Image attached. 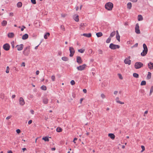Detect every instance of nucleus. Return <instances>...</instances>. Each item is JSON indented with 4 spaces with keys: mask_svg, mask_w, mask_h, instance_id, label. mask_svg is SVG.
<instances>
[{
    "mask_svg": "<svg viewBox=\"0 0 153 153\" xmlns=\"http://www.w3.org/2000/svg\"><path fill=\"white\" fill-rule=\"evenodd\" d=\"M118 76L119 78L120 79H123V77L121 74H118Z\"/></svg>",
    "mask_w": 153,
    "mask_h": 153,
    "instance_id": "49530a36",
    "label": "nucleus"
},
{
    "mask_svg": "<svg viewBox=\"0 0 153 153\" xmlns=\"http://www.w3.org/2000/svg\"><path fill=\"white\" fill-rule=\"evenodd\" d=\"M101 86L102 87H105V85L104 84V83H103L102 82L101 83Z\"/></svg>",
    "mask_w": 153,
    "mask_h": 153,
    "instance_id": "0e129e2a",
    "label": "nucleus"
},
{
    "mask_svg": "<svg viewBox=\"0 0 153 153\" xmlns=\"http://www.w3.org/2000/svg\"><path fill=\"white\" fill-rule=\"evenodd\" d=\"M11 44H12V46L13 48H14V42H11Z\"/></svg>",
    "mask_w": 153,
    "mask_h": 153,
    "instance_id": "5fc2aeb1",
    "label": "nucleus"
},
{
    "mask_svg": "<svg viewBox=\"0 0 153 153\" xmlns=\"http://www.w3.org/2000/svg\"><path fill=\"white\" fill-rule=\"evenodd\" d=\"M77 140V138H75L74 139V140L73 141V142L74 143H76V142L75 141V140Z\"/></svg>",
    "mask_w": 153,
    "mask_h": 153,
    "instance_id": "e2e57ef3",
    "label": "nucleus"
},
{
    "mask_svg": "<svg viewBox=\"0 0 153 153\" xmlns=\"http://www.w3.org/2000/svg\"><path fill=\"white\" fill-rule=\"evenodd\" d=\"M135 32L137 34H139L140 33V27L139 24L137 23L136 24L135 28Z\"/></svg>",
    "mask_w": 153,
    "mask_h": 153,
    "instance_id": "6e6552de",
    "label": "nucleus"
},
{
    "mask_svg": "<svg viewBox=\"0 0 153 153\" xmlns=\"http://www.w3.org/2000/svg\"><path fill=\"white\" fill-rule=\"evenodd\" d=\"M133 76L136 78H138L139 77V75L136 73H134L133 74Z\"/></svg>",
    "mask_w": 153,
    "mask_h": 153,
    "instance_id": "f704fd0d",
    "label": "nucleus"
},
{
    "mask_svg": "<svg viewBox=\"0 0 153 153\" xmlns=\"http://www.w3.org/2000/svg\"><path fill=\"white\" fill-rule=\"evenodd\" d=\"M81 35L83 36L87 37L89 38L91 37V34L90 33H83L82 34H81Z\"/></svg>",
    "mask_w": 153,
    "mask_h": 153,
    "instance_id": "f3484780",
    "label": "nucleus"
},
{
    "mask_svg": "<svg viewBox=\"0 0 153 153\" xmlns=\"http://www.w3.org/2000/svg\"><path fill=\"white\" fill-rule=\"evenodd\" d=\"M56 131L58 132H60L62 131V129L59 127H58L56 129Z\"/></svg>",
    "mask_w": 153,
    "mask_h": 153,
    "instance_id": "72a5a7b5",
    "label": "nucleus"
},
{
    "mask_svg": "<svg viewBox=\"0 0 153 153\" xmlns=\"http://www.w3.org/2000/svg\"><path fill=\"white\" fill-rule=\"evenodd\" d=\"M100 96L102 99H104L105 98V95L102 93L101 94Z\"/></svg>",
    "mask_w": 153,
    "mask_h": 153,
    "instance_id": "ea45409f",
    "label": "nucleus"
},
{
    "mask_svg": "<svg viewBox=\"0 0 153 153\" xmlns=\"http://www.w3.org/2000/svg\"><path fill=\"white\" fill-rule=\"evenodd\" d=\"M48 99L47 98H44L43 99V102L45 104H47L48 103Z\"/></svg>",
    "mask_w": 153,
    "mask_h": 153,
    "instance_id": "4be33fe9",
    "label": "nucleus"
},
{
    "mask_svg": "<svg viewBox=\"0 0 153 153\" xmlns=\"http://www.w3.org/2000/svg\"><path fill=\"white\" fill-rule=\"evenodd\" d=\"M143 52L141 53V55L142 56H145L147 53L148 52V48L146 45L145 44L143 45Z\"/></svg>",
    "mask_w": 153,
    "mask_h": 153,
    "instance_id": "f03ea898",
    "label": "nucleus"
},
{
    "mask_svg": "<svg viewBox=\"0 0 153 153\" xmlns=\"http://www.w3.org/2000/svg\"><path fill=\"white\" fill-rule=\"evenodd\" d=\"M22 4L20 2H18L17 3V6L18 7H21L22 6Z\"/></svg>",
    "mask_w": 153,
    "mask_h": 153,
    "instance_id": "2f4dec72",
    "label": "nucleus"
},
{
    "mask_svg": "<svg viewBox=\"0 0 153 153\" xmlns=\"http://www.w3.org/2000/svg\"><path fill=\"white\" fill-rule=\"evenodd\" d=\"M31 1L33 4H35L36 3V0H31Z\"/></svg>",
    "mask_w": 153,
    "mask_h": 153,
    "instance_id": "8fccbe9b",
    "label": "nucleus"
},
{
    "mask_svg": "<svg viewBox=\"0 0 153 153\" xmlns=\"http://www.w3.org/2000/svg\"><path fill=\"white\" fill-rule=\"evenodd\" d=\"M61 16L62 17L64 18L66 16V14H61Z\"/></svg>",
    "mask_w": 153,
    "mask_h": 153,
    "instance_id": "864d4df0",
    "label": "nucleus"
},
{
    "mask_svg": "<svg viewBox=\"0 0 153 153\" xmlns=\"http://www.w3.org/2000/svg\"><path fill=\"white\" fill-rule=\"evenodd\" d=\"M116 34L115 31H113V32H112L110 35V36H109V37H111V38L113 36H114L115 34Z\"/></svg>",
    "mask_w": 153,
    "mask_h": 153,
    "instance_id": "393cba45",
    "label": "nucleus"
},
{
    "mask_svg": "<svg viewBox=\"0 0 153 153\" xmlns=\"http://www.w3.org/2000/svg\"><path fill=\"white\" fill-rule=\"evenodd\" d=\"M86 24H84V23H81L80 25V28L81 29H83L85 27L86 25Z\"/></svg>",
    "mask_w": 153,
    "mask_h": 153,
    "instance_id": "4468645a",
    "label": "nucleus"
},
{
    "mask_svg": "<svg viewBox=\"0 0 153 153\" xmlns=\"http://www.w3.org/2000/svg\"><path fill=\"white\" fill-rule=\"evenodd\" d=\"M50 35L49 33H47L44 36V38L45 39H47L48 38V37Z\"/></svg>",
    "mask_w": 153,
    "mask_h": 153,
    "instance_id": "a878e982",
    "label": "nucleus"
},
{
    "mask_svg": "<svg viewBox=\"0 0 153 153\" xmlns=\"http://www.w3.org/2000/svg\"><path fill=\"white\" fill-rule=\"evenodd\" d=\"M12 116H11V115H10V116H8V117H7L6 118V119L7 120H8L9 119H10V118H11L12 117Z\"/></svg>",
    "mask_w": 153,
    "mask_h": 153,
    "instance_id": "603ef678",
    "label": "nucleus"
},
{
    "mask_svg": "<svg viewBox=\"0 0 153 153\" xmlns=\"http://www.w3.org/2000/svg\"><path fill=\"white\" fill-rule=\"evenodd\" d=\"M143 19V16L141 15H139L138 16V20L139 21H141Z\"/></svg>",
    "mask_w": 153,
    "mask_h": 153,
    "instance_id": "b1692460",
    "label": "nucleus"
},
{
    "mask_svg": "<svg viewBox=\"0 0 153 153\" xmlns=\"http://www.w3.org/2000/svg\"><path fill=\"white\" fill-rule=\"evenodd\" d=\"M10 70V68L9 66L7 67L6 68V72L7 73H8L9 72Z\"/></svg>",
    "mask_w": 153,
    "mask_h": 153,
    "instance_id": "37998d69",
    "label": "nucleus"
},
{
    "mask_svg": "<svg viewBox=\"0 0 153 153\" xmlns=\"http://www.w3.org/2000/svg\"><path fill=\"white\" fill-rule=\"evenodd\" d=\"M86 67V65L85 64H84L82 65L78 66L76 68L78 71H82L84 70L85 68Z\"/></svg>",
    "mask_w": 153,
    "mask_h": 153,
    "instance_id": "0eeeda50",
    "label": "nucleus"
},
{
    "mask_svg": "<svg viewBox=\"0 0 153 153\" xmlns=\"http://www.w3.org/2000/svg\"><path fill=\"white\" fill-rule=\"evenodd\" d=\"M141 148L142 149V150L141 151V152H142L143 151H144L145 150V147L143 146H141Z\"/></svg>",
    "mask_w": 153,
    "mask_h": 153,
    "instance_id": "de8ad7c7",
    "label": "nucleus"
},
{
    "mask_svg": "<svg viewBox=\"0 0 153 153\" xmlns=\"http://www.w3.org/2000/svg\"><path fill=\"white\" fill-rule=\"evenodd\" d=\"M119 100V98L118 97H117L115 99V100L117 102L121 104H124V102L120 101Z\"/></svg>",
    "mask_w": 153,
    "mask_h": 153,
    "instance_id": "a211bd4d",
    "label": "nucleus"
},
{
    "mask_svg": "<svg viewBox=\"0 0 153 153\" xmlns=\"http://www.w3.org/2000/svg\"><path fill=\"white\" fill-rule=\"evenodd\" d=\"M113 7V4L110 2H108L106 3L105 6V9L109 11L112 10Z\"/></svg>",
    "mask_w": 153,
    "mask_h": 153,
    "instance_id": "f257e3e1",
    "label": "nucleus"
},
{
    "mask_svg": "<svg viewBox=\"0 0 153 153\" xmlns=\"http://www.w3.org/2000/svg\"><path fill=\"white\" fill-rule=\"evenodd\" d=\"M73 19L76 22H78L79 21V16L76 15H75L73 16Z\"/></svg>",
    "mask_w": 153,
    "mask_h": 153,
    "instance_id": "2eb2a0df",
    "label": "nucleus"
},
{
    "mask_svg": "<svg viewBox=\"0 0 153 153\" xmlns=\"http://www.w3.org/2000/svg\"><path fill=\"white\" fill-rule=\"evenodd\" d=\"M28 37V35L27 34H25L22 36V39L23 40H25L27 39Z\"/></svg>",
    "mask_w": 153,
    "mask_h": 153,
    "instance_id": "aec40b11",
    "label": "nucleus"
},
{
    "mask_svg": "<svg viewBox=\"0 0 153 153\" xmlns=\"http://www.w3.org/2000/svg\"><path fill=\"white\" fill-rule=\"evenodd\" d=\"M30 46H28L25 47L23 51V54L25 56H28L30 53Z\"/></svg>",
    "mask_w": 153,
    "mask_h": 153,
    "instance_id": "7ed1b4c3",
    "label": "nucleus"
},
{
    "mask_svg": "<svg viewBox=\"0 0 153 153\" xmlns=\"http://www.w3.org/2000/svg\"><path fill=\"white\" fill-rule=\"evenodd\" d=\"M118 93V91H115L114 92V94L116 95Z\"/></svg>",
    "mask_w": 153,
    "mask_h": 153,
    "instance_id": "69168bd1",
    "label": "nucleus"
},
{
    "mask_svg": "<svg viewBox=\"0 0 153 153\" xmlns=\"http://www.w3.org/2000/svg\"><path fill=\"white\" fill-rule=\"evenodd\" d=\"M9 16H13V13L11 12L9 13Z\"/></svg>",
    "mask_w": 153,
    "mask_h": 153,
    "instance_id": "bf43d9fd",
    "label": "nucleus"
},
{
    "mask_svg": "<svg viewBox=\"0 0 153 153\" xmlns=\"http://www.w3.org/2000/svg\"><path fill=\"white\" fill-rule=\"evenodd\" d=\"M30 111V113L32 114H34V111L33 110H31Z\"/></svg>",
    "mask_w": 153,
    "mask_h": 153,
    "instance_id": "052dcab7",
    "label": "nucleus"
},
{
    "mask_svg": "<svg viewBox=\"0 0 153 153\" xmlns=\"http://www.w3.org/2000/svg\"><path fill=\"white\" fill-rule=\"evenodd\" d=\"M85 51V50L84 49H79L78 50V51L80 53H83Z\"/></svg>",
    "mask_w": 153,
    "mask_h": 153,
    "instance_id": "e433bc0d",
    "label": "nucleus"
},
{
    "mask_svg": "<svg viewBox=\"0 0 153 153\" xmlns=\"http://www.w3.org/2000/svg\"><path fill=\"white\" fill-rule=\"evenodd\" d=\"M146 82L145 81H142L140 83L141 85H145L146 84Z\"/></svg>",
    "mask_w": 153,
    "mask_h": 153,
    "instance_id": "58836bf2",
    "label": "nucleus"
},
{
    "mask_svg": "<svg viewBox=\"0 0 153 153\" xmlns=\"http://www.w3.org/2000/svg\"><path fill=\"white\" fill-rule=\"evenodd\" d=\"M108 136L112 140H114L115 138V135L114 134L112 133L108 134Z\"/></svg>",
    "mask_w": 153,
    "mask_h": 153,
    "instance_id": "6ab92c4d",
    "label": "nucleus"
},
{
    "mask_svg": "<svg viewBox=\"0 0 153 153\" xmlns=\"http://www.w3.org/2000/svg\"><path fill=\"white\" fill-rule=\"evenodd\" d=\"M148 66L149 68L150 69H153V63L150 62L148 64Z\"/></svg>",
    "mask_w": 153,
    "mask_h": 153,
    "instance_id": "dca6fc26",
    "label": "nucleus"
},
{
    "mask_svg": "<svg viewBox=\"0 0 153 153\" xmlns=\"http://www.w3.org/2000/svg\"><path fill=\"white\" fill-rule=\"evenodd\" d=\"M51 79L53 81H54L55 79V76L54 75H52L51 76Z\"/></svg>",
    "mask_w": 153,
    "mask_h": 153,
    "instance_id": "c03bdc74",
    "label": "nucleus"
},
{
    "mask_svg": "<svg viewBox=\"0 0 153 153\" xmlns=\"http://www.w3.org/2000/svg\"><path fill=\"white\" fill-rule=\"evenodd\" d=\"M96 35L98 37H101L102 36V34L101 32H98L96 33Z\"/></svg>",
    "mask_w": 153,
    "mask_h": 153,
    "instance_id": "bb28decb",
    "label": "nucleus"
},
{
    "mask_svg": "<svg viewBox=\"0 0 153 153\" xmlns=\"http://www.w3.org/2000/svg\"><path fill=\"white\" fill-rule=\"evenodd\" d=\"M3 48L4 50L7 51L9 50L10 46L9 44L6 43L4 45Z\"/></svg>",
    "mask_w": 153,
    "mask_h": 153,
    "instance_id": "9b49d317",
    "label": "nucleus"
},
{
    "mask_svg": "<svg viewBox=\"0 0 153 153\" xmlns=\"http://www.w3.org/2000/svg\"><path fill=\"white\" fill-rule=\"evenodd\" d=\"M133 2H136L138 0H129Z\"/></svg>",
    "mask_w": 153,
    "mask_h": 153,
    "instance_id": "680f3d73",
    "label": "nucleus"
},
{
    "mask_svg": "<svg viewBox=\"0 0 153 153\" xmlns=\"http://www.w3.org/2000/svg\"><path fill=\"white\" fill-rule=\"evenodd\" d=\"M134 66L136 69H137L143 67V64L140 62H136L135 63Z\"/></svg>",
    "mask_w": 153,
    "mask_h": 153,
    "instance_id": "20e7f679",
    "label": "nucleus"
},
{
    "mask_svg": "<svg viewBox=\"0 0 153 153\" xmlns=\"http://www.w3.org/2000/svg\"><path fill=\"white\" fill-rule=\"evenodd\" d=\"M130 56H128V57L126 58L124 60V63L128 65H130L131 63V61L130 60Z\"/></svg>",
    "mask_w": 153,
    "mask_h": 153,
    "instance_id": "423d86ee",
    "label": "nucleus"
},
{
    "mask_svg": "<svg viewBox=\"0 0 153 153\" xmlns=\"http://www.w3.org/2000/svg\"><path fill=\"white\" fill-rule=\"evenodd\" d=\"M71 84L72 85H74L75 84V82L74 80H72L71 81Z\"/></svg>",
    "mask_w": 153,
    "mask_h": 153,
    "instance_id": "09e8293b",
    "label": "nucleus"
},
{
    "mask_svg": "<svg viewBox=\"0 0 153 153\" xmlns=\"http://www.w3.org/2000/svg\"><path fill=\"white\" fill-rule=\"evenodd\" d=\"M7 24V22L5 20H4L1 22V25L2 26H5Z\"/></svg>",
    "mask_w": 153,
    "mask_h": 153,
    "instance_id": "c756f323",
    "label": "nucleus"
},
{
    "mask_svg": "<svg viewBox=\"0 0 153 153\" xmlns=\"http://www.w3.org/2000/svg\"><path fill=\"white\" fill-rule=\"evenodd\" d=\"M153 91V86H152L150 92V95H151Z\"/></svg>",
    "mask_w": 153,
    "mask_h": 153,
    "instance_id": "a18cd8bd",
    "label": "nucleus"
},
{
    "mask_svg": "<svg viewBox=\"0 0 153 153\" xmlns=\"http://www.w3.org/2000/svg\"><path fill=\"white\" fill-rule=\"evenodd\" d=\"M16 47L17 48L18 51H21L24 47V45L23 44L17 45L16 46Z\"/></svg>",
    "mask_w": 153,
    "mask_h": 153,
    "instance_id": "f8f14e48",
    "label": "nucleus"
},
{
    "mask_svg": "<svg viewBox=\"0 0 153 153\" xmlns=\"http://www.w3.org/2000/svg\"><path fill=\"white\" fill-rule=\"evenodd\" d=\"M14 36V34L13 33H9L8 34V36L9 38H13Z\"/></svg>",
    "mask_w": 153,
    "mask_h": 153,
    "instance_id": "412c9836",
    "label": "nucleus"
},
{
    "mask_svg": "<svg viewBox=\"0 0 153 153\" xmlns=\"http://www.w3.org/2000/svg\"><path fill=\"white\" fill-rule=\"evenodd\" d=\"M42 139L45 141H49V139L48 137H43Z\"/></svg>",
    "mask_w": 153,
    "mask_h": 153,
    "instance_id": "473e14b6",
    "label": "nucleus"
},
{
    "mask_svg": "<svg viewBox=\"0 0 153 153\" xmlns=\"http://www.w3.org/2000/svg\"><path fill=\"white\" fill-rule=\"evenodd\" d=\"M16 132L17 133L19 134L20 132L21 131L20 129H17L16 130Z\"/></svg>",
    "mask_w": 153,
    "mask_h": 153,
    "instance_id": "13d9d810",
    "label": "nucleus"
},
{
    "mask_svg": "<svg viewBox=\"0 0 153 153\" xmlns=\"http://www.w3.org/2000/svg\"><path fill=\"white\" fill-rule=\"evenodd\" d=\"M116 38L120 42V35H118L116 36Z\"/></svg>",
    "mask_w": 153,
    "mask_h": 153,
    "instance_id": "79ce46f5",
    "label": "nucleus"
},
{
    "mask_svg": "<svg viewBox=\"0 0 153 153\" xmlns=\"http://www.w3.org/2000/svg\"><path fill=\"white\" fill-rule=\"evenodd\" d=\"M32 122V120H29L28 122V123L29 125Z\"/></svg>",
    "mask_w": 153,
    "mask_h": 153,
    "instance_id": "6e6d98bb",
    "label": "nucleus"
},
{
    "mask_svg": "<svg viewBox=\"0 0 153 153\" xmlns=\"http://www.w3.org/2000/svg\"><path fill=\"white\" fill-rule=\"evenodd\" d=\"M76 62L79 64H81L82 61L81 57L79 56H77L76 58Z\"/></svg>",
    "mask_w": 153,
    "mask_h": 153,
    "instance_id": "ddd939ff",
    "label": "nucleus"
},
{
    "mask_svg": "<svg viewBox=\"0 0 153 153\" xmlns=\"http://www.w3.org/2000/svg\"><path fill=\"white\" fill-rule=\"evenodd\" d=\"M25 63L24 62H22L21 65V66L25 67Z\"/></svg>",
    "mask_w": 153,
    "mask_h": 153,
    "instance_id": "4d7b16f0",
    "label": "nucleus"
},
{
    "mask_svg": "<svg viewBox=\"0 0 153 153\" xmlns=\"http://www.w3.org/2000/svg\"><path fill=\"white\" fill-rule=\"evenodd\" d=\"M151 77V73L150 72H148L147 76V79H150Z\"/></svg>",
    "mask_w": 153,
    "mask_h": 153,
    "instance_id": "c85d7f7f",
    "label": "nucleus"
},
{
    "mask_svg": "<svg viewBox=\"0 0 153 153\" xmlns=\"http://www.w3.org/2000/svg\"><path fill=\"white\" fill-rule=\"evenodd\" d=\"M132 6V4L131 2H128L127 4V7L128 9H130Z\"/></svg>",
    "mask_w": 153,
    "mask_h": 153,
    "instance_id": "5701e85b",
    "label": "nucleus"
},
{
    "mask_svg": "<svg viewBox=\"0 0 153 153\" xmlns=\"http://www.w3.org/2000/svg\"><path fill=\"white\" fill-rule=\"evenodd\" d=\"M83 91L84 93H86L87 92V90L86 89H84L83 90Z\"/></svg>",
    "mask_w": 153,
    "mask_h": 153,
    "instance_id": "774afa93",
    "label": "nucleus"
},
{
    "mask_svg": "<svg viewBox=\"0 0 153 153\" xmlns=\"http://www.w3.org/2000/svg\"><path fill=\"white\" fill-rule=\"evenodd\" d=\"M39 23V22L38 21H36L34 22V24L36 27H38L40 26L39 24H38Z\"/></svg>",
    "mask_w": 153,
    "mask_h": 153,
    "instance_id": "7c9ffc66",
    "label": "nucleus"
},
{
    "mask_svg": "<svg viewBox=\"0 0 153 153\" xmlns=\"http://www.w3.org/2000/svg\"><path fill=\"white\" fill-rule=\"evenodd\" d=\"M62 60L65 61H68V58L65 56H63L62 57Z\"/></svg>",
    "mask_w": 153,
    "mask_h": 153,
    "instance_id": "cd10ccee",
    "label": "nucleus"
},
{
    "mask_svg": "<svg viewBox=\"0 0 153 153\" xmlns=\"http://www.w3.org/2000/svg\"><path fill=\"white\" fill-rule=\"evenodd\" d=\"M83 98H81L80 99V103L81 104H82V101L83 100Z\"/></svg>",
    "mask_w": 153,
    "mask_h": 153,
    "instance_id": "338daca9",
    "label": "nucleus"
},
{
    "mask_svg": "<svg viewBox=\"0 0 153 153\" xmlns=\"http://www.w3.org/2000/svg\"><path fill=\"white\" fill-rule=\"evenodd\" d=\"M41 88L43 90H46L47 88L46 86L45 85H42L41 87Z\"/></svg>",
    "mask_w": 153,
    "mask_h": 153,
    "instance_id": "4c0bfd02",
    "label": "nucleus"
},
{
    "mask_svg": "<svg viewBox=\"0 0 153 153\" xmlns=\"http://www.w3.org/2000/svg\"><path fill=\"white\" fill-rule=\"evenodd\" d=\"M69 50L70 52L69 56L70 57H72L75 52L74 49L73 47H69Z\"/></svg>",
    "mask_w": 153,
    "mask_h": 153,
    "instance_id": "1a4fd4ad",
    "label": "nucleus"
},
{
    "mask_svg": "<svg viewBox=\"0 0 153 153\" xmlns=\"http://www.w3.org/2000/svg\"><path fill=\"white\" fill-rule=\"evenodd\" d=\"M109 48L111 49L115 50L117 48H119L120 46L118 45L114 44L113 43H111L109 45Z\"/></svg>",
    "mask_w": 153,
    "mask_h": 153,
    "instance_id": "39448f33",
    "label": "nucleus"
},
{
    "mask_svg": "<svg viewBox=\"0 0 153 153\" xmlns=\"http://www.w3.org/2000/svg\"><path fill=\"white\" fill-rule=\"evenodd\" d=\"M111 38L109 37L106 40V43H109L111 42Z\"/></svg>",
    "mask_w": 153,
    "mask_h": 153,
    "instance_id": "c9c22d12",
    "label": "nucleus"
},
{
    "mask_svg": "<svg viewBox=\"0 0 153 153\" xmlns=\"http://www.w3.org/2000/svg\"><path fill=\"white\" fill-rule=\"evenodd\" d=\"M60 29L63 31L65 30V28L64 26L63 25H61L60 27Z\"/></svg>",
    "mask_w": 153,
    "mask_h": 153,
    "instance_id": "a19ab883",
    "label": "nucleus"
},
{
    "mask_svg": "<svg viewBox=\"0 0 153 153\" xmlns=\"http://www.w3.org/2000/svg\"><path fill=\"white\" fill-rule=\"evenodd\" d=\"M98 52L99 54H102V51L101 50H98Z\"/></svg>",
    "mask_w": 153,
    "mask_h": 153,
    "instance_id": "3c124183",
    "label": "nucleus"
},
{
    "mask_svg": "<svg viewBox=\"0 0 153 153\" xmlns=\"http://www.w3.org/2000/svg\"><path fill=\"white\" fill-rule=\"evenodd\" d=\"M19 102L20 105L23 106L25 105V101L24 99L22 97L19 98Z\"/></svg>",
    "mask_w": 153,
    "mask_h": 153,
    "instance_id": "9d476101",
    "label": "nucleus"
}]
</instances>
